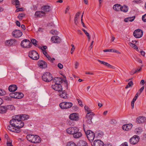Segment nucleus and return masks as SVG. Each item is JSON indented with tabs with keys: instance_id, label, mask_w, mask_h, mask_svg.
<instances>
[{
	"instance_id": "f257e3e1",
	"label": "nucleus",
	"mask_w": 146,
	"mask_h": 146,
	"mask_svg": "<svg viewBox=\"0 0 146 146\" xmlns=\"http://www.w3.org/2000/svg\"><path fill=\"white\" fill-rule=\"evenodd\" d=\"M26 138L28 141L33 143H39L41 142V138L37 135H28Z\"/></svg>"
},
{
	"instance_id": "f03ea898",
	"label": "nucleus",
	"mask_w": 146,
	"mask_h": 146,
	"mask_svg": "<svg viewBox=\"0 0 146 146\" xmlns=\"http://www.w3.org/2000/svg\"><path fill=\"white\" fill-rule=\"evenodd\" d=\"M15 121V120H11L10 123L11 126L7 127V129L10 131L16 132L18 133V126L16 125V124L14 123Z\"/></svg>"
},
{
	"instance_id": "7ed1b4c3",
	"label": "nucleus",
	"mask_w": 146,
	"mask_h": 146,
	"mask_svg": "<svg viewBox=\"0 0 146 146\" xmlns=\"http://www.w3.org/2000/svg\"><path fill=\"white\" fill-rule=\"evenodd\" d=\"M84 125L83 124L84 130L85 132L88 139L90 141H93L95 136L94 133L90 130H88L86 131L84 127Z\"/></svg>"
},
{
	"instance_id": "20e7f679",
	"label": "nucleus",
	"mask_w": 146,
	"mask_h": 146,
	"mask_svg": "<svg viewBox=\"0 0 146 146\" xmlns=\"http://www.w3.org/2000/svg\"><path fill=\"white\" fill-rule=\"evenodd\" d=\"M42 80L47 82H49L53 79L52 75L49 72L45 73L42 76Z\"/></svg>"
},
{
	"instance_id": "39448f33",
	"label": "nucleus",
	"mask_w": 146,
	"mask_h": 146,
	"mask_svg": "<svg viewBox=\"0 0 146 146\" xmlns=\"http://www.w3.org/2000/svg\"><path fill=\"white\" fill-rule=\"evenodd\" d=\"M32 45V43L30 40L27 39H25L22 41L21 43V46L24 48H29Z\"/></svg>"
},
{
	"instance_id": "423d86ee",
	"label": "nucleus",
	"mask_w": 146,
	"mask_h": 146,
	"mask_svg": "<svg viewBox=\"0 0 146 146\" xmlns=\"http://www.w3.org/2000/svg\"><path fill=\"white\" fill-rule=\"evenodd\" d=\"M72 106V103L70 102H63L59 104L60 107L62 109H67L70 108Z\"/></svg>"
},
{
	"instance_id": "0eeeda50",
	"label": "nucleus",
	"mask_w": 146,
	"mask_h": 146,
	"mask_svg": "<svg viewBox=\"0 0 146 146\" xmlns=\"http://www.w3.org/2000/svg\"><path fill=\"white\" fill-rule=\"evenodd\" d=\"M29 56L31 59L35 60H38L39 56L37 52L35 50L30 51L29 52Z\"/></svg>"
},
{
	"instance_id": "6e6552de",
	"label": "nucleus",
	"mask_w": 146,
	"mask_h": 146,
	"mask_svg": "<svg viewBox=\"0 0 146 146\" xmlns=\"http://www.w3.org/2000/svg\"><path fill=\"white\" fill-rule=\"evenodd\" d=\"M133 35L135 37L137 38H140L143 35V31L140 29H136L134 31Z\"/></svg>"
},
{
	"instance_id": "1a4fd4ad",
	"label": "nucleus",
	"mask_w": 146,
	"mask_h": 146,
	"mask_svg": "<svg viewBox=\"0 0 146 146\" xmlns=\"http://www.w3.org/2000/svg\"><path fill=\"white\" fill-rule=\"evenodd\" d=\"M79 129L76 127H71L68 128L66 130L67 133L69 134L73 135Z\"/></svg>"
},
{
	"instance_id": "9d476101",
	"label": "nucleus",
	"mask_w": 146,
	"mask_h": 146,
	"mask_svg": "<svg viewBox=\"0 0 146 146\" xmlns=\"http://www.w3.org/2000/svg\"><path fill=\"white\" fill-rule=\"evenodd\" d=\"M139 137L138 135H135L130 139L129 142L131 144L135 145L139 142Z\"/></svg>"
},
{
	"instance_id": "9b49d317",
	"label": "nucleus",
	"mask_w": 146,
	"mask_h": 146,
	"mask_svg": "<svg viewBox=\"0 0 146 146\" xmlns=\"http://www.w3.org/2000/svg\"><path fill=\"white\" fill-rule=\"evenodd\" d=\"M53 81L55 82V84H60L63 82H64L65 83L67 84V82L66 80H64L60 78L55 77L53 79Z\"/></svg>"
},
{
	"instance_id": "f8f14e48",
	"label": "nucleus",
	"mask_w": 146,
	"mask_h": 146,
	"mask_svg": "<svg viewBox=\"0 0 146 146\" xmlns=\"http://www.w3.org/2000/svg\"><path fill=\"white\" fill-rule=\"evenodd\" d=\"M69 118L71 120L77 121L79 120V117L78 113H73L70 114Z\"/></svg>"
},
{
	"instance_id": "ddd939ff",
	"label": "nucleus",
	"mask_w": 146,
	"mask_h": 146,
	"mask_svg": "<svg viewBox=\"0 0 146 146\" xmlns=\"http://www.w3.org/2000/svg\"><path fill=\"white\" fill-rule=\"evenodd\" d=\"M104 142L100 139L95 140L92 145V146H104Z\"/></svg>"
},
{
	"instance_id": "4468645a",
	"label": "nucleus",
	"mask_w": 146,
	"mask_h": 146,
	"mask_svg": "<svg viewBox=\"0 0 146 146\" xmlns=\"http://www.w3.org/2000/svg\"><path fill=\"white\" fill-rule=\"evenodd\" d=\"M52 87L54 90L59 92L62 90V86L60 84H55L52 85Z\"/></svg>"
},
{
	"instance_id": "2eb2a0df",
	"label": "nucleus",
	"mask_w": 146,
	"mask_h": 146,
	"mask_svg": "<svg viewBox=\"0 0 146 146\" xmlns=\"http://www.w3.org/2000/svg\"><path fill=\"white\" fill-rule=\"evenodd\" d=\"M38 65L40 68H45L47 66L46 63L42 60H39L38 61Z\"/></svg>"
},
{
	"instance_id": "dca6fc26",
	"label": "nucleus",
	"mask_w": 146,
	"mask_h": 146,
	"mask_svg": "<svg viewBox=\"0 0 146 146\" xmlns=\"http://www.w3.org/2000/svg\"><path fill=\"white\" fill-rule=\"evenodd\" d=\"M17 42V40L12 39L6 40L5 42V43L7 46H11L15 44Z\"/></svg>"
},
{
	"instance_id": "f3484780",
	"label": "nucleus",
	"mask_w": 146,
	"mask_h": 146,
	"mask_svg": "<svg viewBox=\"0 0 146 146\" xmlns=\"http://www.w3.org/2000/svg\"><path fill=\"white\" fill-rule=\"evenodd\" d=\"M146 120V118L143 116H139L136 119L137 123H143Z\"/></svg>"
},
{
	"instance_id": "a211bd4d",
	"label": "nucleus",
	"mask_w": 146,
	"mask_h": 146,
	"mask_svg": "<svg viewBox=\"0 0 146 146\" xmlns=\"http://www.w3.org/2000/svg\"><path fill=\"white\" fill-rule=\"evenodd\" d=\"M45 15V13L43 11H37L35 13V16L37 17H41L44 16Z\"/></svg>"
},
{
	"instance_id": "6ab92c4d",
	"label": "nucleus",
	"mask_w": 146,
	"mask_h": 146,
	"mask_svg": "<svg viewBox=\"0 0 146 146\" xmlns=\"http://www.w3.org/2000/svg\"><path fill=\"white\" fill-rule=\"evenodd\" d=\"M51 40L53 43H59L61 41L59 37L56 36H52L51 38Z\"/></svg>"
},
{
	"instance_id": "aec40b11",
	"label": "nucleus",
	"mask_w": 146,
	"mask_h": 146,
	"mask_svg": "<svg viewBox=\"0 0 146 146\" xmlns=\"http://www.w3.org/2000/svg\"><path fill=\"white\" fill-rule=\"evenodd\" d=\"M41 9L45 13V14L49 12L51 10L50 6L48 5L43 6L41 7Z\"/></svg>"
},
{
	"instance_id": "412c9836",
	"label": "nucleus",
	"mask_w": 146,
	"mask_h": 146,
	"mask_svg": "<svg viewBox=\"0 0 146 146\" xmlns=\"http://www.w3.org/2000/svg\"><path fill=\"white\" fill-rule=\"evenodd\" d=\"M133 125L131 123H129L123 125L122 128L123 130L128 131L130 130L132 127Z\"/></svg>"
},
{
	"instance_id": "4be33fe9",
	"label": "nucleus",
	"mask_w": 146,
	"mask_h": 146,
	"mask_svg": "<svg viewBox=\"0 0 146 146\" xmlns=\"http://www.w3.org/2000/svg\"><path fill=\"white\" fill-rule=\"evenodd\" d=\"M17 89V87L15 85L12 84L10 85L8 88L9 90L11 92L15 91Z\"/></svg>"
},
{
	"instance_id": "5701e85b",
	"label": "nucleus",
	"mask_w": 146,
	"mask_h": 146,
	"mask_svg": "<svg viewBox=\"0 0 146 146\" xmlns=\"http://www.w3.org/2000/svg\"><path fill=\"white\" fill-rule=\"evenodd\" d=\"M29 116L26 114L19 115V119L21 120H25L29 119Z\"/></svg>"
},
{
	"instance_id": "b1692460",
	"label": "nucleus",
	"mask_w": 146,
	"mask_h": 146,
	"mask_svg": "<svg viewBox=\"0 0 146 146\" xmlns=\"http://www.w3.org/2000/svg\"><path fill=\"white\" fill-rule=\"evenodd\" d=\"M59 95L62 98L64 99H66L68 98V94L65 91L60 92Z\"/></svg>"
},
{
	"instance_id": "393cba45",
	"label": "nucleus",
	"mask_w": 146,
	"mask_h": 146,
	"mask_svg": "<svg viewBox=\"0 0 146 146\" xmlns=\"http://www.w3.org/2000/svg\"><path fill=\"white\" fill-rule=\"evenodd\" d=\"M79 130H78L73 135V137L75 138H78L82 136V134L80 132H79Z\"/></svg>"
},
{
	"instance_id": "a878e982",
	"label": "nucleus",
	"mask_w": 146,
	"mask_h": 146,
	"mask_svg": "<svg viewBox=\"0 0 146 146\" xmlns=\"http://www.w3.org/2000/svg\"><path fill=\"white\" fill-rule=\"evenodd\" d=\"M78 145V146H88L87 143L82 140H81L79 141Z\"/></svg>"
},
{
	"instance_id": "bb28decb",
	"label": "nucleus",
	"mask_w": 146,
	"mask_h": 146,
	"mask_svg": "<svg viewBox=\"0 0 146 146\" xmlns=\"http://www.w3.org/2000/svg\"><path fill=\"white\" fill-rule=\"evenodd\" d=\"M121 6L120 5L117 4L114 5L113 7V9L115 11H118L120 10Z\"/></svg>"
},
{
	"instance_id": "cd10ccee",
	"label": "nucleus",
	"mask_w": 146,
	"mask_h": 146,
	"mask_svg": "<svg viewBox=\"0 0 146 146\" xmlns=\"http://www.w3.org/2000/svg\"><path fill=\"white\" fill-rule=\"evenodd\" d=\"M10 96L12 98L18 99V93L14 92L10 94Z\"/></svg>"
},
{
	"instance_id": "c85d7f7f",
	"label": "nucleus",
	"mask_w": 146,
	"mask_h": 146,
	"mask_svg": "<svg viewBox=\"0 0 146 146\" xmlns=\"http://www.w3.org/2000/svg\"><path fill=\"white\" fill-rule=\"evenodd\" d=\"M6 108L5 106L0 107V113H5L7 111Z\"/></svg>"
},
{
	"instance_id": "c756f323",
	"label": "nucleus",
	"mask_w": 146,
	"mask_h": 146,
	"mask_svg": "<svg viewBox=\"0 0 146 146\" xmlns=\"http://www.w3.org/2000/svg\"><path fill=\"white\" fill-rule=\"evenodd\" d=\"M103 51L105 52H113L118 54H120V53L118 51L116 50H114L113 49H105Z\"/></svg>"
},
{
	"instance_id": "7c9ffc66",
	"label": "nucleus",
	"mask_w": 146,
	"mask_h": 146,
	"mask_svg": "<svg viewBox=\"0 0 146 146\" xmlns=\"http://www.w3.org/2000/svg\"><path fill=\"white\" fill-rule=\"evenodd\" d=\"M12 3L16 5V7L17 9L16 10V12H18V0H14V1H12Z\"/></svg>"
},
{
	"instance_id": "2f4dec72",
	"label": "nucleus",
	"mask_w": 146,
	"mask_h": 146,
	"mask_svg": "<svg viewBox=\"0 0 146 146\" xmlns=\"http://www.w3.org/2000/svg\"><path fill=\"white\" fill-rule=\"evenodd\" d=\"M86 122L87 123L89 124H91L92 123V117H89L88 116H87V115H86Z\"/></svg>"
},
{
	"instance_id": "473e14b6",
	"label": "nucleus",
	"mask_w": 146,
	"mask_h": 146,
	"mask_svg": "<svg viewBox=\"0 0 146 146\" xmlns=\"http://www.w3.org/2000/svg\"><path fill=\"white\" fill-rule=\"evenodd\" d=\"M120 10L124 12H127L128 10L127 7L125 5L124 6H121L120 8Z\"/></svg>"
},
{
	"instance_id": "72a5a7b5",
	"label": "nucleus",
	"mask_w": 146,
	"mask_h": 146,
	"mask_svg": "<svg viewBox=\"0 0 146 146\" xmlns=\"http://www.w3.org/2000/svg\"><path fill=\"white\" fill-rule=\"evenodd\" d=\"M12 35L13 37H18V30H16L13 31L12 33Z\"/></svg>"
},
{
	"instance_id": "f704fd0d",
	"label": "nucleus",
	"mask_w": 146,
	"mask_h": 146,
	"mask_svg": "<svg viewBox=\"0 0 146 146\" xmlns=\"http://www.w3.org/2000/svg\"><path fill=\"white\" fill-rule=\"evenodd\" d=\"M142 131V129L141 127L136 128L135 130V132L137 134H139Z\"/></svg>"
},
{
	"instance_id": "c9c22d12",
	"label": "nucleus",
	"mask_w": 146,
	"mask_h": 146,
	"mask_svg": "<svg viewBox=\"0 0 146 146\" xmlns=\"http://www.w3.org/2000/svg\"><path fill=\"white\" fill-rule=\"evenodd\" d=\"M135 17H132L128 18L125 19L124 21L125 22H128L129 21L132 22L135 19Z\"/></svg>"
},
{
	"instance_id": "e433bc0d",
	"label": "nucleus",
	"mask_w": 146,
	"mask_h": 146,
	"mask_svg": "<svg viewBox=\"0 0 146 146\" xmlns=\"http://www.w3.org/2000/svg\"><path fill=\"white\" fill-rule=\"evenodd\" d=\"M129 44L135 49L137 50L138 49V47L134 43L131 42H129Z\"/></svg>"
},
{
	"instance_id": "4c0bfd02",
	"label": "nucleus",
	"mask_w": 146,
	"mask_h": 146,
	"mask_svg": "<svg viewBox=\"0 0 146 146\" xmlns=\"http://www.w3.org/2000/svg\"><path fill=\"white\" fill-rule=\"evenodd\" d=\"M24 126V123L21 120L19 119V129L23 127Z\"/></svg>"
},
{
	"instance_id": "58836bf2",
	"label": "nucleus",
	"mask_w": 146,
	"mask_h": 146,
	"mask_svg": "<svg viewBox=\"0 0 146 146\" xmlns=\"http://www.w3.org/2000/svg\"><path fill=\"white\" fill-rule=\"evenodd\" d=\"M67 146H77V145L73 142H69L67 143Z\"/></svg>"
},
{
	"instance_id": "ea45409f",
	"label": "nucleus",
	"mask_w": 146,
	"mask_h": 146,
	"mask_svg": "<svg viewBox=\"0 0 146 146\" xmlns=\"http://www.w3.org/2000/svg\"><path fill=\"white\" fill-rule=\"evenodd\" d=\"M12 141L10 139H8L7 141V146H13L12 144Z\"/></svg>"
},
{
	"instance_id": "a19ab883",
	"label": "nucleus",
	"mask_w": 146,
	"mask_h": 146,
	"mask_svg": "<svg viewBox=\"0 0 146 146\" xmlns=\"http://www.w3.org/2000/svg\"><path fill=\"white\" fill-rule=\"evenodd\" d=\"M50 33L53 35H57L58 34V32L56 30H52L50 31Z\"/></svg>"
},
{
	"instance_id": "79ce46f5",
	"label": "nucleus",
	"mask_w": 146,
	"mask_h": 146,
	"mask_svg": "<svg viewBox=\"0 0 146 146\" xmlns=\"http://www.w3.org/2000/svg\"><path fill=\"white\" fill-rule=\"evenodd\" d=\"M5 106L7 110H12L14 108V106L13 105H7L6 106Z\"/></svg>"
},
{
	"instance_id": "37998d69",
	"label": "nucleus",
	"mask_w": 146,
	"mask_h": 146,
	"mask_svg": "<svg viewBox=\"0 0 146 146\" xmlns=\"http://www.w3.org/2000/svg\"><path fill=\"white\" fill-rule=\"evenodd\" d=\"M31 41L33 44L35 46H36L37 44L36 43L37 41L35 39H31Z\"/></svg>"
},
{
	"instance_id": "c03bdc74",
	"label": "nucleus",
	"mask_w": 146,
	"mask_h": 146,
	"mask_svg": "<svg viewBox=\"0 0 146 146\" xmlns=\"http://www.w3.org/2000/svg\"><path fill=\"white\" fill-rule=\"evenodd\" d=\"M133 85V82L132 81H130L128 84L125 87V89H127L129 87H131Z\"/></svg>"
},
{
	"instance_id": "a18cd8bd",
	"label": "nucleus",
	"mask_w": 146,
	"mask_h": 146,
	"mask_svg": "<svg viewBox=\"0 0 146 146\" xmlns=\"http://www.w3.org/2000/svg\"><path fill=\"white\" fill-rule=\"evenodd\" d=\"M94 113L93 112H91V111H90V112H88L87 114V116H88L89 117H92H92L94 115Z\"/></svg>"
},
{
	"instance_id": "49530a36",
	"label": "nucleus",
	"mask_w": 146,
	"mask_h": 146,
	"mask_svg": "<svg viewBox=\"0 0 146 146\" xmlns=\"http://www.w3.org/2000/svg\"><path fill=\"white\" fill-rule=\"evenodd\" d=\"M13 119L11 120H15V121H14V123H15V122H16V121L18 122V115L13 116Z\"/></svg>"
},
{
	"instance_id": "de8ad7c7",
	"label": "nucleus",
	"mask_w": 146,
	"mask_h": 146,
	"mask_svg": "<svg viewBox=\"0 0 146 146\" xmlns=\"http://www.w3.org/2000/svg\"><path fill=\"white\" fill-rule=\"evenodd\" d=\"M103 65L110 68H114V67L113 66L109 64L108 63L106 62H104Z\"/></svg>"
},
{
	"instance_id": "09e8293b",
	"label": "nucleus",
	"mask_w": 146,
	"mask_h": 146,
	"mask_svg": "<svg viewBox=\"0 0 146 146\" xmlns=\"http://www.w3.org/2000/svg\"><path fill=\"white\" fill-rule=\"evenodd\" d=\"M5 91L2 89H0V96H2L4 95L5 94Z\"/></svg>"
},
{
	"instance_id": "8fccbe9b",
	"label": "nucleus",
	"mask_w": 146,
	"mask_h": 146,
	"mask_svg": "<svg viewBox=\"0 0 146 146\" xmlns=\"http://www.w3.org/2000/svg\"><path fill=\"white\" fill-rule=\"evenodd\" d=\"M4 99L6 101H11V97H8L7 96H5L4 97Z\"/></svg>"
},
{
	"instance_id": "3c124183",
	"label": "nucleus",
	"mask_w": 146,
	"mask_h": 146,
	"mask_svg": "<svg viewBox=\"0 0 146 146\" xmlns=\"http://www.w3.org/2000/svg\"><path fill=\"white\" fill-rule=\"evenodd\" d=\"M25 15L24 13H19V19H21L23 17H25Z\"/></svg>"
},
{
	"instance_id": "603ef678",
	"label": "nucleus",
	"mask_w": 146,
	"mask_h": 146,
	"mask_svg": "<svg viewBox=\"0 0 146 146\" xmlns=\"http://www.w3.org/2000/svg\"><path fill=\"white\" fill-rule=\"evenodd\" d=\"M54 25L52 23H48V24H47L45 26V27H53L54 26Z\"/></svg>"
},
{
	"instance_id": "864d4df0",
	"label": "nucleus",
	"mask_w": 146,
	"mask_h": 146,
	"mask_svg": "<svg viewBox=\"0 0 146 146\" xmlns=\"http://www.w3.org/2000/svg\"><path fill=\"white\" fill-rule=\"evenodd\" d=\"M84 109L85 110L88 112H90V111H91L88 106H85L84 107Z\"/></svg>"
},
{
	"instance_id": "5fc2aeb1",
	"label": "nucleus",
	"mask_w": 146,
	"mask_h": 146,
	"mask_svg": "<svg viewBox=\"0 0 146 146\" xmlns=\"http://www.w3.org/2000/svg\"><path fill=\"white\" fill-rule=\"evenodd\" d=\"M24 96V95L23 93L19 92V99L22 98Z\"/></svg>"
},
{
	"instance_id": "6e6d98bb",
	"label": "nucleus",
	"mask_w": 146,
	"mask_h": 146,
	"mask_svg": "<svg viewBox=\"0 0 146 146\" xmlns=\"http://www.w3.org/2000/svg\"><path fill=\"white\" fill-rule=\"evenodd\" d=\"M142 19L144 22H146V14L142 16Z\"/></svg>"
},
{
	"instance_id": "4d7b16f0",
	"label": "nucleus",
	"mask_w": 146,
	"mask_h": 146,
	"mask_svg": "<svg viewBox=\"0 0 146 146\" xmlns=\"http://www.w3.org/2000/svg\"><path fill=\"white\" fill-rule=\"evenodd\" d=\"M133 2L136 4H139L141 3L142 1L140 0H134L133 1Z\"/></svg>"
},
{
	"instance_id": "13d9d810",
	"label": "nucleus",
	"mask_w": 146,
	"mask_h": 146,
	"mask_svg": "<svg viewBox=\"0 0 146 146\" xmlns=\"http://www.w3.org/2000/svg\"><path fill=\"white\" fill-rule=\"evenodd\" d=\"M144 88V86H142L140 89L139 90V95H140L141 93L143 92Z\"/></svg>"
},
{
	"instance_id": "bf43d9fd",
	"label": "nucleus",
	"mask_w": 146,
	"mask_h": 146,
	"mask_svg": "<svg viewBox=\"0 0 146 146\" xmlns=\"http://www.w3.org/2000/svg\"><path fill=\"white\" fill-rule=\"evenodd\" d=\"M77 101H78L79 105H80L81 107H82L83 106V105L82 104V101L79 99H77Z\"/></svg>"
},
{
	"instance_id": "052dcab7",
	"label": "nucleus",
	"mask_w": 146,
	"mask_h": 146,
	"mask_svg": "<svg viewBox=\"0 0 146 146\" xmlns=\"http://www.w3.org/2000/svg\"><path fill=\"white\" fill-rule=\"evenodd\" d=\"M139 92H137L136 94H135V96L134 97V98L133 99V100L135 101H136L137 99V98L138 97V96L139 95Z\"/></svg>"
},
{
	"instance_id": "680f3d73",
	"label": "nucleus",
	"mask_w": 146,
	"mask_h": 146,
	"mask_svg": "<svg viewBox=\"0 0 146 146\" xmlns=\"http://www.w3.org/2000/svg\"><path fill=\"white\" fill-rule=\"evenodd\" d=\"M41 50L42 51L43 53L46 56L48 54L47 52H46L45 50H43V49L42 48H41Z\"/></svg>"
},
{
	"instance_id": "e2e57ef3",
	"label": "nucleus",
	"mask_w": 146,
	"mask_h": 146,
	"mask_svg": "<svg viewBox=\"0 0 146 146\" xmlns=\"http://www.w3.org/2000/svg\"><path fill=\"white\" fill-rule=\"evenodd\" d=\"M58 66L60 69H62L63 68V65L60 63H59L58 64Z\"/></svg>"
},
{
	"instance_id": "0e129e2a",
	"label": "nucleus",
	"mask_w": 146,
	"mask_h": 146,
	"mask_svg": "<svg viewBox=\"0 0 146 146\" xmlns=\"http://www.w3.org/2000/svg\"><path fill=\"white\" fill-rule=\"evenodd\" d=\"M135 101L133 100L131 102V106H132V108L133 109L134 108V104Z\"/></svg>"
},
{
	"instance_id": "69168bd1",
	"label": "nucleus",
	"mask_w": 146,
	"mask_h": 146,
	"mask_svg": "<svg viewBox=\"0 0 146 146\" xmlns=\"http://www.w3.org/2000/svg\"><path fill=\"white\" fill-rule=\"evenodd\" d=\"M120 146H128L127 143L126 142H125L122 144Z\"/></svg>"
},
{
	"instance_id": "338daca9",
	"label": "nucleus",
	"mask_w": 146,
	"mask_h": 146,
	"mask_svg": "<svg viewBox=\"0 0 146 146\" xmlns=\"http://www.w3.org/2000/svg\"><path fill=\"white\" fill-rule=\"evenodd\" d=\"M80 14H81L80 12H78L76 14L75 16V17L78 18V17L80 15Z\"/></svg>"
},
{
	"instance_id": "774afa93",
	"label": "nucleus",
	"mask_w": 146,
	"mask_h": 146,
	"mask_svg": "<svg viewBox=\"0 0 146 146\" xmlns=\"http://www.w3.org/2000/svg\"><path fill=\"white\" fill-rule=\"evenodd\" d=\"M43 29V28H38L36 31L37 32H42Z\"/></svg>"
}]
</instances>
